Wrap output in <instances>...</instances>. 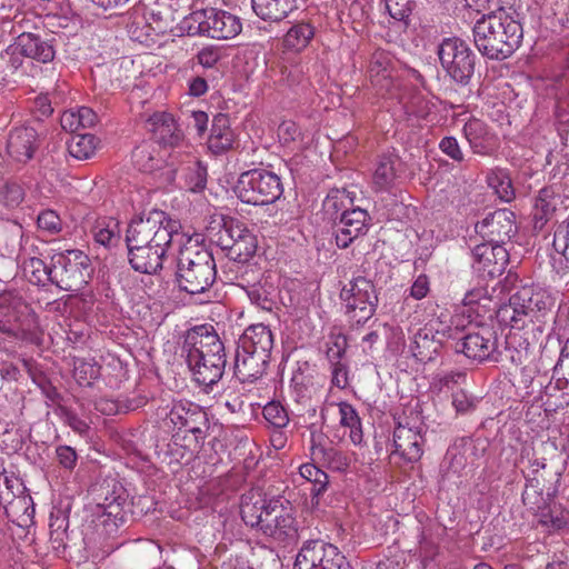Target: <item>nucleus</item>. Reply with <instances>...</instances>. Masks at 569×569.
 <instances>
[{"instance_id": "obj_7", "label": "nucleus", "mask_w": 569, "mask_h": 569, "mask_svg": "<svg viewBox=\"0 0 569 569\" xmlns=\"http://www.w3.org/2000/svg\"><path fill=\"white\" fill-rule=\"evenodd\" d=\"M208 230H218L214 242L236 262H248L256 253L258 240L247 224L237 218L222 217L211 222Z\"/></svg>"}, {"instance_id": "obj_22", "label": "nucleus", "mask_w": 569, "mask_h": 569, "mask_svg": "<svg viewBox=\"0 0 569 569\" xmlns=\"http://www.w3.org/2000/svg\"><path fill=\"white\" fill-rule=\"evenodd\" d=\"M40 141L36 129L21 126L10 130L7 140V151L17 162L27 163L39 149Z\"/></svg>"}, {"instance_id": "obj_15", "label": "nucleus", "mask_w": 569, "mask_h": 569, "mask_svg": "<svg viewBox=\"0 0 569 569\" xmlns=\"http://www.w3.org/2000/svg\"><path fill=\"white\" fill-rule=\"evenodd\" d=\"M169 419L178 430H184L192 435L188 447L192 450H200L203 446L209 429V420L206 411L191 402L177 403L170 412Z\"/></svg>"}, {"instance_id": "obj_27", "label": "nucleus", "mask_w": 569, "mask_h": 569, "mask_svg": "<svg viewBox=\"0 0 569 569\" xmlns=\"http://www.w3.org/2000/svg\"><path fill=\"white\" fill-rule=\"evenodd\" d=\"M274 337L271 329L263 323L251 325L239 337L237 346L271 359Z\"/></svg>"}, {"instance_id": "obj_19", "label": "nucleus", "mask_w": 569, "mask_h": 569, "mask_svg": "<svg viewBox=\"0 0 569 569\" xmlns=\"http://www.w3.org/2000/svg\"><path fill=\"white\" fill-rule=\"evenodd\" d=\"M537 340L536 337H532L531 330H511L505 339L503 348L498 347L493 360L503 365L510 363L515 367L523 366L529 361Z\"/></svg>"}, {"instance_id": "obj_1", "label": "nucleus", "mask_w": 569, "mask_h": 569, "mask_svg": "<svg viewBox=\"0 0 569 569\" xmlns=\"http://www.w3.org/2000/svg\"><path fill=\"white\" fill-rule=\"evenodd\" d=\"M181 357L192 380L210 392L222 379L227 366L223 340L213 326L200 325L187 330L181 345Z\"/></svg>"}, {"instance_id": "obj_61", "label": "nucleus", "mask_w": 569, "mask_h": 569, "mask_svg": "<svg viewBox=\"0 0 569 569\" xmlns=\"http://www.w3.org/2000/svg\"><path fill=\"white\" fill-rule=\"evenodd\" d=\"M553 378H556V387L559 390L569 388V356L561 355L553 367Z\"/></svg>"}, {"instance_id": "obj_40", "label": "nucleus", "mask_w": 569, "mask_h": 569, "mask_svg": "<svg viewBox=\"0 0 569 569\" xmlns=\"http://www.w3.org/2000/svg\"><path fill=\"white\" fill-rule=\"evenodd\" d=\"M396 162L397 160L391 156H382L379 158L372 176L376 191H387L395 184L397 179Z\"/></svg>"}, {"instance_id": "obj_36", "label": "nucleus", "mask_w": 569, "mask_h": 569, "mask_svg": "<svg viewBox=\"0 0 569 569\" xmlns=\"http://www.w3.org/2000/svg\"><path fill=\"white\" fill-rule=\"evenodd\" d=\"M269 507V499L261 493L248 492L241 497L240 515L243 522L260 531L264 521V512Z\"/></svg>"}, {"instance_id": "obj_14", "label": "nucleus", "mask_w": 569, "mask_h": 569, "mask_svg": "<svg viewBox=\"0 0 569 569\" xmlns=\"http://www.w3.org/2000/svg\"><path fill=\"white\" fill-rule=\"evenodd\" d=\"M340 299L358 323H365L375 315L379 301L373 282L360 276L341 289Z\"/></svg>"}, {"instance_id": "obj_10", "label": "nucleus", "mask_w": 569, "mask_h": 569, "mask_svg": "<svg viewBox=\"0 0 569 569\" xmlns=\"http://www.w3.org/2000/svg\"><path fill=\"white\" fill-rule=\"evenodd\" d=\"M53 284L64 291L81 290L92 277L90 258L81 250H66L52 256Z\"/></svg>"}, {"instance_id": "obj_33", "label": "nucleus", "mask_w": 569, "mask_h": 569, "mask_svg": "<svg viewBox=\"0 0 569 569\" xmlns=\"http://www.w3.org/2000/svg\"><path fill=\"white\" fill-rule=\"evenodd\" d=\"M299 0H251L253 12L263 21L280 22L298 10Z\"/></svg>"}, {"instance_id": "obj_45", "label": "nucleus", "mask_w": 569, "mask_h": 569, "mask_svg": "<svg viewBox=\"0 0 569 569\" xmlns=\"http://www.w3.org/2000/svg\"><path fill=\"white\" fill-rule=\"evenodd\" d=\"M340 425L350 429L352 443L359 445L362 441L361 421L357 410L349 402L339 403Z\"/></svg>"}, {"instance_id": "obj_3", "label": "nucleus", "mask_w": 569, "mask_h": 569, "mask_svg": "<svg viewBox=\"0 0 569 569\" xmlns=\"http://www.w3.org/2000/svg\"><path fill=\"white\" fill-rule=\"evenodd\" d=\"M553 302L547 291L535 286H522L509 298V303L495 311L499 322L509 325L511 330H531L532 337L543 333L546 317Z\"/></svg>"}, {"instance_id": "obj_62", "label": "nucleus", "mask_w": 569, "mask_h": 569, "mask_svg": "<svg viewBox=\"0 0 569 569\" xmlns=\"http://www.w3.org/2000/svg\"><path fill=\"white\" fill-rule=\"evenodd\" d=\"M463 303L470 307L476 306L477 308L475 309V311L479 312L480 307L490 308L492 299L487 295L485 289L478 288L470 290L465 295Z\"/></svg>"}, {"instance_id": "obj_41", "label": "nucleus", "mask_w": 569, "mask_h": 569, "mask_svg": "<svg viewBox=\"0 0 569 569\" xmlns=\"http://www.w3.org/2000/svg\"><path fill=\"white\" fill-rule=\"evenodd\" d=\"M171 151L163 156V168H168L167 180L172 181L177 172L178 164L192 163L196 158L191 153V146L183 139L179 146H170Z\"/></svg>"}, {"instance_id": "obj_8", "label": "nucleus", "mask_w": 569, "mask_h": 569, "mask_svg": "<svg viewBox=\"0 0 569 569\" xmlns=\"http://www.w3.org/2000/svg\"><path fill=\"white\" fill-rule=\"evenodd\" d=\"M439 63L457 86L467 87L476 72L477 54L469 43L456 36L443 38L437 47Z\"/></svg>"}, {"instance_id": "obj_23", "label": "nucleus", "mask_w": 569, "mask_h": 569, "mask_svg": "<svg viewBox=\"0 0 569 569\" xmlns=\"http://www.w3.org/2000/svg\"><path fill=\"white\" fill-rule=\"evenodd\" d=\"M472 439L470 437H460L447 449L446 456L441 463L442 478L451 480L452 478H461L462 471L467 467L468 458L475 450Z\"/></svg>"}, {"instance_id": "obj_11", "label": "nucleus", "mask_w": 569, "mask_h": 569, "mask_svg": "<svg viewBox=\"0 0 569 569\" xmlns=\"http://www.w3.org/2000/svg\"><path fill=\"white\" fill-rule=\"evenodd\" d=\"M259 532L283 546L298 541L299 523L289 500L280 496L269 499V507Z\"/></svg>"}, {"instance_id": "obj_42", "label": "nucleus", "mask_w": 569, "mask_h": 569, "mask_svg": "<svg viewBox=\"0 0 569 569\" xmlns=\"http://www.w3.org/2000/svg\"><path fill=\"white\" fill-rule=\"evenodd\" d=\"M315 36V28L308 22L293 24L283 38V44L288 50L301 51Z\"/></svg>"}, {"instance_id": "obj_13", "label": "nucleus", "mask_w": 569, "mask_h": 569, "mask_svg": "<svg viewBox=\"0 0 569 569\" xmlns=\"http://www.w3.org/2000/svg\"><path fill=\"white\" fill-rule=\"evenodd\" d=\"M448 332L449 338L457 340L451 346L456 352H462L467 358L479 362H495L493 358L498 349V337L493 328L481 326L477 331H470L460 338L453 335V332H459L458 328L449 329Z\"/></svg>"}, {"instance_id": "obj_63", "label": "nucleus", "mask_w": 569, "mask_h": 569, "mask_svg": "<svg viewBox=\"0 0 569 569\" xmlns=\"http://www.w3.org/2000/svg\"><path fill=\"white\" fill-rule=\"evenodd\" d=\"M38 227L41 230L48 231L53 234L61 230V219L52 210H44L38 216Z\"/></svg>"}, {"instance_id": "obj_51", "label": "nucleus", "mask_w": 569, "mask_h": 569, "mask_svg": "<svg viewBox=\"0 0 569 569\" xmlns=\"http://www.w3.org/2000/svg\"><path fill=\"white\" fill-rule=\"evenodd\" d=\"M101 367L97 362L80 359L74 363L73 375L81 386H91L100 377Z\"/></svg>"}, {"instance_id": "obj_52", "label": "nucleus", "mask_w": 569, "mask_h": 569, "mask_svg": "<svg viewBox=\"0 0 569 569\" xmlns=\"http://www.w3.org/2000/svg\"><path fill=\"white\" fill-rule=\"evenodd\" d=\"M100 503H127L128 493L126 488L116 479L104 480L100 486Z\"/></svg>"}, {"instance_id": "obj_28", "label": "nucleus", "mask_w": 569, "mask_h": 569, "mask_svg": "<svg viewBox=\"0 0 569 569\" xmlns=\"http://www.w3.org/2000/svg\"><path fill=\"white\" fill-rule=\"evenodd\" d=\"M463 134L473 153L491 156L496 150V136L480 119L472 118L463 126Z\"/></svg>"}, {"instance_id": "obj_50", "label": "nucleus", "mask_w": 569, "mask_h": 569, "mask_svg": "<svg viewBox=\"0 0 569 569\" xmlns=\"http://www.w3.org/2000/svg\"><path fill=\"white\" fill-rule=\"evenodd\" d=\"M393 59L392 56L382 49H377L370 57L369 61V73L370 77H379L382 76L383 78L389 77L390 71L392 69Z\"/></svg>"}, {"instance_id": "obj_30", "label": "nucleus", "mask_w": 569, "mask_h": 569, "mask_svg": "<svg viewBox=\"0 0 569 569\" xmlns=\"http://www.w3.org/2000/svg\"><path fill=\"white\" fill-rule=\"evenodd\" d=\"M207 37L231 39L241 32L242 24L234 14L216 8H208Z\"/></svg>"}, {"instance_id": "obj_2", "label": "nucleus", "mask_w": 569, "mask_h": 569, "mask_svg": "<svg viewBox=\"0 0 569 569\" xmlns=\"http://www.w3.org/2000/svg\"><path fill=\"white\" fill-rule=\"evenodd\" d=\"M471 32L478 52L492 61L510 58L523 39L522 24L503 8L482 13L473 23Z\"/></svg>"}, {"instance_id": "obj_39", "label": "nucleus", "mask_w": 569, "mask_h": 569, "mask_svg": "<svg viewBox=\"0 0 569 569\" xmlns=\"http://www.w3.org/2000/svg\"><path fill=\"white\" fill-rule=\"evenodd\" d=\"M133 166L142 172L152 173L163 168V156L150 143H141L131 153Z\"/></svg>"}, {"instance_id": "obj_6", "label": "nucleus", "mask_w": 569, "mask_h": 569, "mask_svg": "<svg viewBox=\"0 0 569 569\" xmlns=\"http://www.w3.org/2000/svg\"><path fill=\"white\" fill-rule=\"evenodd\" d=\"M176 281L189 295L208 291L216 281L217 269L212 253L197 244L179 246Z\"/></svg>"}, {"instance_id": "obj_17", "label": "nucleus", "mask_w": 569, "mask_h": 569, "mask_svg": "<svg viewBox=\"0 0 569 569\" xmlns=\"http://www.w3.org/2000/svg\"><path fill=\"white\" fill-rule=\"evenodd\" d=\"M423 430L421 422L410 423L407 418L398 421L393 430L392 455H398L409 463L420 460L425 446Z\"/></svg>"}, {"instance_id": "obj_55", "label": "nucleus", "mask_w": 569, "mask_h": 569, "mask_svg": "<svg viewBox=\"0 0 569 569\" xmlns=\"http://www.w3.org/2000/svg\"><path fill=\"white\" fill-rule=\"evenodd\" d=\"M94 239L106 247L116 246L120 240L119 224L114 220L100 222L94 227Z\"/></svg>"}, {"instance_id": "obj_59", "label": "nucleus", "mask_w": 569, "mask_h": 569, "mask_svg": "<svg viewBox=\"0 0 569 569\" xmlns=\"http://www.w3.org/2000/svg\"><path fill=\"white\" fill-rule=\"evenodd\" d=\"M553 249L560 253L567 263H569V216L566 224H560L555 233L552 240Z\"/></svg>"}, {"instance_id": "obj_49", "label": "nucleus", "mask_w": 569, "mask_h": 569, "mask_svg": "<svg viewBox=\"0 0 569 569\" xmlns=\"http://www.w3.org/2000/svg\"><path fill=\"white\" fill-rule=\"evenodd\" d=\"M208 18V8L196 10L189 16L184 17V19L181 21L180 29L186 31L189 36H206Z\"/></svg>"}, {"instance_id": "obj_48", "label": "nucleus", "mask_w": 569, "mask_h": 569, "mask_svg": "<svg viewBox=\"0 0 569 569\" xmlns=\"http://www.w3.org/2000/svg\"><path fill=\"white\" fill-rule=\"evenodd\" d=\"M385 9L396 21L402 22L407 28L410 16L416 7L415 0H383Z\"/></svg>"}, {"instance_id": "obj_12", "label": "nucleus", "mask_w": 569, "mask_h": 569, "mask_svg": "<svg viewBox=\"0 0 569 569\" xmlns=\"http://www.w3.org/2000/svg\"><path fill=\"white\" fill-rule=\"evenodd\" d=\"M7 301L3 298L1 302L4 318L0 319V332L17 339L34 341L38 328L36 313L21 298H12L6 306Z\"/></svg>"}, {"instance_id": "obj_5", "label": "nucleus", "mask_w": 569, "mask_h": 569, "mask_svg": "<svg viewBox=\"0 0 569 569\" xmlns=\"http://www.w3.org/2000/svg\"><path fill=\"white\" fill-rule=\"evenodd\" d=\"M186 234L179 220L172 219L167 212L150 210L129 223L126 243L151 244L171 249L176 243L182 244Z\"/></svg>"}, {"instance_id": "obj_4", "label": "nucleus", "mask_w": 569, "mask_h": 569, "mask_svg": "<svg viewBox=\"0 0 569 569\" xmlns=\"http://www.w3.org/2000/svg\"><path fill=\"white\" fill-rule=\"evenodd\" d=\"M519 463L522 466L521 473L526 480L521 499L527 508H539V505H543L545 498H555L563 473V465L553 458L539 457L529 448L521 450Z\"/></svg>"}, {"instance_id": "obj_43", "label": "nucleus", "mask_w": 569, "mask_h": 569, "mask_svg": "<svg viewBox=\"0 0 569 569\" xmlns=\"http://www.w3.org/2000/svg\"><path fill=\"white\" fill-rule=\"evenodd\" d=\"M99 144V139L91 134H76L68 141V152L77 160L90 159Z\"/></svg>"}, {"instance_id": "obj_31", "label": "nucleus", "mask_w": 569, "mask_h": 569, "mask_svg": "<svg viewBox=\"0 0 569 569\" xmlns=\"http://www.w3.org/2000/svg\"><path fill=\"white\" fill-rule=\"evenodd\" d=\"M236 136L230 126L228 114L217 113L211 123L208 148L214 154H221L233 147Z\"/></svg>"}, {"instance_id": "obj_38", "label": "nucleus", "mask_w": 569, "mask_h": 569, "mask_svg": "<svg viewBox=\"0 0 569 569\" xmlns=\"http://www.w3.org/2000/svg\"><path fill=\"white\" fill-rule=\"evenodd\" d=\"M246 292L251 303L262 310L271 311L277 306V288L268 278L247 286Z\"/></svg>"}, {"instance_id": "obj_56", "label": "nucleus", "mask_w": 569, "mask_h": 569, "mask_svg": "<svg viewBox=\"0 0 569 569\" xmlns=\"http://www.w3.org/2000/svg\"><path fill=\"white\" fill-rule=\"evenodd\" d=\"M126 503H98V508L101 509V517H103L102 523L104 527L118 528L126 520Z\"/></svg>"}, {"instance_id": "obj_60", "label": "nucleus", "mask_w": 569, "mask_h": 569, "mask_svg": "<svg viewBox=\"0 0 569 569\" xmlns=\"http://www.w3.org/2000/svg\"><path fill=\"white\" fill-rule=\"evenodd\" d=\"M478 400L466 390L459 389L452 393V406L457 413L467 415L477 407Z\"/></svg>"}, {"instance_id": "obj_37", "label": "nucleus", "mask_w": 569, "mask_h": 569, "mask_svg": "<svg viewBox=\"0 0 569 569\" xmlns=\"http://www.w3.org/2000/svg\"><path fill=\"white\" fill-rule=\"evenodd\" d=\"M557 204V193L552 187H545L538 192L531 212L535 230L543 229L555 214Z\"/></svg>"}, {"instance_id": "obj_18", "label": "nucleus", "mask_w": 569, "mask_h": 569, "mask_svg": "<svg viewBox=\"0 0 569 569\" xmlns=\"http://www.w3.org/2000/svg\"><path fill=\"white\" fill-rule=\"evenodd\" d=\"M472 268L483 279L501 276L509 262V252L503 246L482 242L472 251Z\"/></svg>"}, {"instance_id": "obj_34", "label": "nucleus", "mask_w": 569, "mask_h": 569, "mask_svg": "<svg viewBox=\"0 0 569 569\" xmlns=\"http://www.w3.org/2000/svg\"><path fill=\"white\" fill-rule=\"evenodd\" d=\"M442 347V341L436 337L433 330L425 327L415 333L410 350L418 361L426 363L435 360Z\"/></svg>"}, {"instance_id": "obj_64", "label": "nucleus", "mask_w": 569, "mask_h": 569, "mask_svg": "<svg viewBox=\"0 0 569 569\" xmlns=\"http://www.w3.org/2000/svg\"><path fill=\"white\" fill-rule=\"evenodd\" d=\"M440 150L456 162H462L465 154L455 137L448 136L439 142Z\"/></svg>"}, {"instance_id": "obj_53", "label": "nucleus", "mask_w": 569, "mask_h": 569, "mask_svg": "<svg viewBox=\"0 0 569 569\" xmlns=\"http://www.w3.org/2000/svg\"><path fill=\"white\" fill-rule=\"evenodd\" d=\"M53 412L74 432L79 433L80 436L88 433L90 429L89 425L83 419H81L71 408L59 403L53 409Z\"/></svg>"}, {"instance_id": "obj_9", "label": "nucleus", "mask_w": 569, "mask_h": 569, "mask_svg": "<svg viewBox=\"0 0 569 569\" xmlns=\"http://www.w3.org/2000/svg\"><path fill=\"white\" fill-rule=\"evenodd\" d=\"M236 192L244 203L264 206L277 201L283 192V187L278 174L259 168L240 174Z\"/></svg>"}, {"instance_id": "obj_16", "label": "nucleus", "mask_w": 569, "mask_h": 569, "mask_svg": "<svg viewBox=\"0 0 569 569\" xmlns=\"http://www.w3.org/2000/svg\"><path fill=\"white\" fill-rule=\"evenodd\" d=\"M475 230L483 242L505 246L517 234L516 216L509 209H498L478 221Z\"/></svg>"}, {"instance_id": "obj_54", "label": "nucleus", "mask_w": 569, "mask_h": 569, "mask_svg": "<svg viewBox=\"0 0 569 569\" xmlns=\"http://www.w3.org/2000/svg\"><path fill=\"white\" fill-rule=\"evenodd\" d=\"M336 350L333 348H329L327 351V356L331 361L332 369V382L339 388H342L347 385V367L340 363L339 359L345 353V348L340 347L338 342L335 343Z\"/></svg>"}, {"instance_id": "obj_47", "label": "nucleus", "mask_w": 569, "mask_h": 569, "mask_svg": "<svg viewBox=\"0 0 569 569\" xmlns=\"http://www.w3.org/2000/svg\"><path fill=\"white\" fill-rule=\"evenodd\" d=\"M24 189L17 181L8 180L0 186V203L8 208L14 209L24 200Z\"/></svg>"}, {"instance_id": "obj_20", "label": "nucleus", "mask_w": 569, "mask_h": 569, "mask_svg": "<svg viewBox=\"0 0 569 569\" xmlns=\"http://www.w3.org/2000/svg\"><path fill=\"white\" fill-rule=\"evenodd\" d=\"M370 220V216L365 209L343 210L339 220L335 222L336 244L341 249L348 248L356 239L368 232Z\"/></svg>"}, {"instance_id": "obj_44", "label": "nucleus", "mask_w": 569, "mask_h": 569, "mask_svg": "<svg viewBox=\"0 0 569 569\" xmlns=\"http://www.w3.org/2000/svg\"><path fill=\"white\" fill-rule=\"evenodd\" d=\"M487 183L498 198L510 202L515 198V189L509 173L503 169L491 170L487 174Z\"/></svg>"}, {"instance_id": "obj_25", "label": "nucleus", "mask_w": 569, "mask_h": 569, "mask_svg": "<svg viewBox=\"0 0 569 569\" xmlns=\"http://www.w3.org/2000/svg\"><path fill=\"white\" fill-rule=\"evenodd\" d=\"M147 128L154 141L164 149L170 146H179L184 139L174 118L168 112L153 113L147 121Z\"/></svg>"}, {"instance_id": "obj_57", "label": "nucleus", "mask_w": 569, "mask_h": 569, "mask_svg": "<svg viewBox=\"0 0 569 569\" xmlns=\"http://www.w3.org/2000/svg\"><path fill=\"white\" fill-rule=\"evenodd\" d=\"M207 184V168L197 159L192 161V167L188 168L186 174V186L192 192H200Z\"/></svg>"}, {"instance_id": "obj_32", "label": "nucleus", "mask_w": 569, "mask_h": 569, "mask_svg": "<svg viewBox=\"0 0 569 569\" xmlns=\"http://www.w3.org/2000/svg\"><path fill=\"white\" fill-rule=\"evenodd\" d=\"M535 513L538 523L548 531L562 530L569 526V511L552 499H546L539 508H528Z\"/></svg>"}, {"instance_id": "obj_46", "label": "nucleus", "mask_w": 569, "mask_h": 569, "mask_svg": "<svg viewBox=\"0 0 569 569\" xmlns=\"http://www.w3.org/2000/svg\"><path fill=\"white\" fill-rule=\"evenodd\" d=\"M24 270L30 272V281L36 284L44 286L48 282L53 284V261L50 264L44 263L40 258H30L26 262Z\"/></svg>"}, {"instance_id": "obj_26", "label": "nucleus", "mask_w": 569, "mask_h": 569, "mask_svg": "<svg viewBox=\"0 0 569 569\" xmlns=\"http://www.w3.org/2000/svg\"><path fill=\"white\" fill-rule=\"evenodd\" d=\"M336 546L321 539L307 540L301 546L293 569H325L329 561V553H333Z\"/></svg>"}, {"instance_id": "obj_21", "label": "nucleus", "mask_w": 569, "mask_h": 569, "mask_svg": "<svg viewBox=\"0 0 569 569\" xmlns=\"http://www.w3.org/2000/svg\"><path fill=\"white\" fill-rule=\"evenodd\" d=\"M128 260L132 269L140 273L156 274L162 267L168 248L151 244L127 243Z\"/></svg>"}, {"instance_id": "obj_58", "label": "nucleus", "mask_w": 569, "mask_h": 569, "mask_svg": "<svg viewBox=\"0 0 569 569\" xmlns=\"http://www.w3.org/2000/svg\"><path fill=\"white\" fill-rule=\"evenodd\" d=\"M264 419L276 428H283L289 422L286 409L276 401L269 402L262 410Z\"/></svg>"}, {"instance_id": "obj_35", "label": "nucleus", "mask_w": 569, "mask_h": 569, "mask_svg": "<svg viewBox=\"0 0 569 569\" xmlns=\"http://www.w3.org/2000/svg\"><path fill=\"white\" fill-rule=\"evenodd\" d=\"M16 49L24 57L47 63L53 60V46L34 33H22L18 37Z\"/></svg>"}, {"instance_id": "obj_29", "label": "nucleus", "mask_w": 569, "mask_h": 569, "mask_svg": "<svg viewBox=\"0 0 569 569\" xmlns=\"http://www.w3.org/2000/svg\"><path fill=\"white\" fill-rule=\"evenodd\" d=\"M321 435H317L311 431V455L313 459L318 460L326 468L337 471L345 472L350 466V459L348 455L333 446L323 445L321 442Z\"/></svg>"}, {"instance_id": "obj_24", "label": "nucleus", "mask_w": 569, "mask_h": 569, "mask_svg": "<svg viewBox=\"0 0 569 569\" xmlns=\"http://www.w3.org/2000/svg\"><path fill=\"white\" fill-rule=\"evenodd\" d=\"M270 359L237 346L233 375L242 383L254 382L267 371Z\"/></svg>"}]
</instances>
